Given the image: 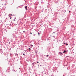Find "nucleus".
<instances>
[{"instance_id":"nucleus-1","label":"nucleus","mask_w":76,"mask_h":76,"mask_svg":"<svg viewBox=\"0 0 76 76\" xmlns=\"http://www.w3.org/2000/svg\"><path fill=\"white\" fill-rule=\"evenodd\" d=\"M14 18H15V19H14L13 20L14 21H16V20H15V19H16V17H15Z\"/></svg>"},{"instance_id":"nucleus-2","label":"nucleus","mask_w":76,"mask_h":76,"mask_svg":"<svg viewBox=\"0 0 76 76\" xmlns=\"http://www.w3.org/2000/svg\"><path fill=\"white\" fill-rule=\"evenodd\" d=\"M27 7H27V6L25 7V8L26 10H27Z\"/></svg>"},{"instance_id":"nucleus-3","label":"nucleus","mask_w":76,"mask_h":76,"mask_svg":"<svg viewBox=\"0 0 76 76\" xmlns=\"http://www.w3.org/2000/svg\"><path fill=\"white\" fill-rule=\"evenodd\" d=\"M66 52H67V51H66L64 50V51L63 52V53H66Z\"/></svg>"},{"instance_id":"nucleus-4","label":"nucleus","mask_w":76,"mask_h":76,"mask_svg":"<svg viewBox=\"0 0 76 76\" xmlns=\"http://www.w3.org/2000/svg\"><path fill=\"white\" fill-rule=\"evenodd\" d=\"M63 53H60V56H62V55H63Z\"/></svg>"},{"instance_id":"nucleus-5","label":"nucleus","mask_w":76,"mask_h":76,"mask_svg":"<svg viewBox=\"0 0 76 76\" xmlns=\"http://www.w3.org/2000/svg\"><path fill=\"white\" fill-rule=\"evenodd\" d=\"M29 49L30 50L29 51H31V48H29Z\"/></svg>"},{"instance_id":"nucleus-6","label":"nucleus","mask_w":76,"mask_h":76,"mask_svg":"<svg viewBox=\"0 0 76 76\" xmlns=\"http://www.w3.org/2000/svg\"><path fill=\"white\" fill-rule=\"evenodd\" d=\"M48 56H49V55H47V57H48Z\"/></svg>"},{"instance_id":"nucleus-7","label":"nucleus","mask_w":76,"mask_h":76,"mask_svg":"<svg viewBox=\"0 0 76 76\" xmlns=\"http://www.w3.org/2000/svg\"><path fill=\"white\" fill-rule=\"evenodd\" d=\"M66 45H68V44H67V43H66Z\"/></svg>"},{"instance_id":"nucleus-8","label":"nucleus","mask_w":76,"mask_h":76,"mask_svg":"<svg viewBox=\"0 0 76 76\" xmlns=\"http://www.w3.org/2000/svg\"><path fill=\"white\" fill-rule=\"evenodd\" d=\"M39 63V62H38V61H37V63Z\"/></svg>"},{"instance_id":"nucleus-9","label":"nucleus","mask_w":76,"mask_h":76,"mask_svg":"<svg viewBox=\"0 0 76 76\" xmlns=\"http://www.w3.org/2000/svg\"><path fill=\"white\" fill-rule=\"evenodd\" d=\"M38 34H39V33H38Z\"/></svg>"},{"instance_id":"nucleus-10","label":"nucleus","mask_w":76,"mask_h":76,"mask_svg":"<svg viewBox=\"0 0 76 76\" xmlns=\"http://www.w3.org/2000/svg\"><path fill=\"white\" fill-rule=\"evenodd\" d=\"M64 44H66V43H64Z\"/></svg>"},{"instance_id":"nucleus-11","label":"nucleus","mask_w":76,"mask_h":76,"mask_svg":"<svg viewBox=\"0 0 76 76\" xmlns=\"http://www.w3.org/2000/svg\"><path fill=\"white\" fill-rule=\"evenodd\" d=\"M30 34H32V33H31Z\"/></svg>"},{"instance_id":"nucleus-12","label":"nucleus","mask_w":76,"mask_h":76,"mask_svg":"<svg viewBox=\"0 0 76 76\" xmlns=\"http://www.w3.org/2000/svg\"><path fill=\"white\" fill-rule=\"evenodd\" d=\"M69 13H70V11H69Z\"/></svg>"},{"instance_id":"nucleus-13","label":"nucleus","mask_w":76,"mask_h":76,"mask_svg":"<svg viewBox=\"0 0 76 76\" xmlns=\"http://www.w3.org/2000/svg\"><path fill=\"white\" fill-rule=\"evenodd\" d=\"M23 55H25V54L24 53L23 54Z\"/></svg>"}]
</instances>
